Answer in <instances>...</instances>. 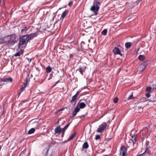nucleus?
I'll return each mask as SVG.
<instances>
[{
    "instance_id": "09e8293b",
    "label": "nucleus",
    "mask_w": 156,
    "mask_h": 156,
    "mask_svg": "<svg viewBox=\"0 0 156 156\" xmlns=\"http://www.w3.org/2000/svg\"><path fill=\"white\" fill-rule=\"evenodd\" d=\"M54 19V18L53 17V18H52V20H53Z\"/></svg>"
},
{
    "instance_id": "f8f14e48",
    "label": "nucleus",
    "mask_w": 156,
    "mask_h": 156,
    "mask_svg": "<svg viewBox=\"0 0 156 156\" xmlns=\"http://www.w3.org/2000/svg\"><path fill=\"white\" fill-rule=\"evenodd\" d=\"M113 51L115 54H119L121 55V52L120 51L118 48H115L113 49Z\"/></svg>"
},
{
    "instance_id": "4c0bfd02",
    "label": "nucleus",
    "mask_w": 156,
    "mask_h": 156,
    "mask_svg": "<svg viewBox=\"0 0 156 156\" xmlns=\"http://www.w3.org/2000/svg\"><path fill=\"white\" fill-rule=\"evenodd\" d=\"M73 5V2H72L71 1L69 2L68 4V5L69 6H71Z\"/></svg>"
},
{
    "instance_id": "a211bd4d",
    "label": "nucleus",
    "mask_w": 156,
    "mask_h": 156,
    "mask_svg": "<svg viewBox=\"0 0 156 156\" xmlns=\"http://www.w3.org/2000/svg\"><path fill=\"white\" fill-rule=\"evenodd\" d=\"M85 68H84L83 67H80L78 69H77V71H79L80 73L82 75H83V72L85 71Z\"/></svg>"
},
{
    "instance_id": "cd10ccee",
    "label": "nucleus",
    "mask_w": 156,
    "mask_h": 156,
    "mask_svg": "<svg viewBox=\"0 0 156 156\" xmlns=\"http://www.w3.org/2000/svg\"><path fill=\"white\" fill-rule=\"evenodd\" d=\"M152 89V87H147L146 89V92H149Z\"/></svg>"
},
{
    "instance_id": "6ab92c4d",
    "label": "nucleus",
    "mask_w": 156,
    "mask_h": 156,
    "mask_svg": "<svg viewBox=\"0 0 156 156\" xmlns=\"http://www.w3.org/2000/svg\"><path fill=\"white\" fill-rule=\"evenodd\" d=\"M89 147V145L87 142H85L83 144L82 147L83 149H87Z\"/></svg>"
},
{
    "instance_id": "1a4fd4ad",
    "label": "nucleus",
    "mask_w": 156,
    "mask_h": 156,
    "mask_svg": "<svg viewBox=\"0 0 156 156\" xmlns=\"http://www.w3.org/2000/svg\"><path fill=\"white\" fill-rule=\"evenodd\" d=\"M148 64L147 62H144L140 66V71H143L146 68Z\"/></svg>"
},
{
    "instance_id": "a18cd8bd",
    "label": "nucleus",
    "mask_w": 156,
    "mask_h": 156,
    "mask_svg": "<svg viewBox=\"0 0 156 156\" xmlns=\"http://www.w3.org/2000/svg\"><path fill=\"white\" fill-rule=\"evenodd\" d=\"M111 139V138L108 139L107 140V141H109Z\"/></svg>"
},
{
    "instance_id": "9b49d317",
    "label": "nucleus",
    "mask_w": 156,
    "mask_h": 156,
    "mask_svg": "<svg viewBox=\"0 0 156 156\" xmlns=\"http://www.w3.org/2000/svg\"><path fill=\"white\" fill-rule=\"evenodd\" d=\"M55 134H59L61 132V129L60 126L57 127L55 129Z\"/></svg>"
},
{
    "instance_id": "f257e3e1",
    "label": "nucleus",
    "mask_w": 156,
    "mask_h": 156,
    "mask_svg": "<svg viewBox=\"0 0 156 156\" xmlns=\"http://www.w3.org/2000/svg\"><path fill=\"white\" fill-rule=\"evenodd\" d=\"M100 1V0H94L93 5L90 9L91 11L94 12L95 15L98 14V12L100 9V5L101 4Z\"/></svg>"
},
{
    "instance_id": "de8ad7c7",
    "label": "nucleus",
    "mask_w": 156,
    "mask_h": 156,
    "mask_svg": "<svg viewBox=\"0 0 156 156\" xmlns=\"http://www.w3.org/2000/svg\"><path fill=\"white\" fill-rule=\"evenodd\" d=\"M155 89H156V85H155Z\"/></svg>"
},
{
    "instance_id": "ea45409f",
    "label": "nucleus",
    "mask_w": 156,
    "mask_h": 156,
    "mask_svg": "<svg viewBox=\"0 0 156 156\" xmlns=\"http://www.w3.org/2000/svg\"><path fill=\"white\" fill-rule=\"evenodd\" d=\"M142 134L143 136L145 135H146V133L145 132H143L142 133Z\"/></svg>"
},
{
    "instance_id": "39448f33",
    "label": "nucleus",
    "mask_w": 156,
    "mask_h": 156,
    "mask_svg": "<svg viewBox=\"0 0 156 156\" xmlns=\"http://www.w3.org/2000/svg\"><path fill=\"white\" fill-rule=\"evenodd\" d=\"M13 81V79L12 77L0 78V82H2L12 83Z\"/></svg>"
},
{
    "instance_id": "79ce46f5",
    "label": "nucleus",
    "mask_w": 156,
    "mask_h": 156,
    "mask_svg": "<svg viewBox=\"0 0 156 156\" xmlns=\"http://www.w3.org/2000/svg\"><path fill=\"white\" fill-rule=\"evenodd\" d=\"M59 81V80H58V81H57L56 83H55V85L57 83H58Z\"/></svg>"
},
{
    "instance_id": "393cba45",
    "label": "nucleus",
    "mask_w": 156,
    "mask_h": 156,
    "mask_svg": "<svg viewBox=\"0 0 156 156\" xmlns=\"http://www.w3.org/2000/svg\"><path fill=\"white\" fill-rule=\"evenodd\" d=\"M131 43L129 42L126 43L125 44V46L127 48H129L131 46Z\"/></svg>"
},
{
    "instance_id": "ddd939ff",
    "label": "nucleus",
    "mask_w": 156,
    "mask_h": 156,
    "mask_svg": "<svg viewBox=\"0 0 156 156\" xmlns=\"http://www.w3.org/2000/svg\"><path fill=\"white\" fill-rule=\"evenodd\" d=\"M79 93V91H77L76 94L72 97V100L71 101V103H73L75 101Z\"/></svg>"
},
{
    "instance_id": "473e14b6",
    "label": "nucleus",
    "mask_w": 156,
    "mask_h": 156,
    "mask_svg": "<svg viewBox=\"0 0 156 156\" xmlns=\"http://www.w3.org/2000/svg\"><path fill=\"white\" fill-rule=\"evenodd\" d=\"M84 101H85V104H88L89 103L90 101H89V100H87V99H84L83 100Z\"/></svg>"
},
{
    "instance_id": "6e6552de",
    "label": "nucleus",
    "mask_w": 156,
    "mask_h": 156,
    "mask_svg": "<svg viewBox=\"0 0 156 156\" xmlns=\"http://www.w3.org/2000/svg\"><path fill=\"white\" fill-rule=\"evenodd\" d=\"M29 27L24 26L22 27L21 30V32L23 34H26L27 33V31L29 30Z\"/></svg>"
},
{
    "instance_id": "e433bc0d",
    "label": "nucleus",
    "mask_w": 156,
    "mask_h": 156,
    "mask_svg": "<svg viewBox=\"0 0 156 156\" xmlns=\"http://www.w3.org/2000/svg\"><path fill=\"white\" fill-rule=\"evenodd\" d=\"M66 130V129H65V128L64 127V128H63L62 129H61V132L62 133H65V132Z\"/></svg>"
},
{
    "instance_id": "8fccbe9b",
    "label": "nucleus",
    "mask_w": 156,
    "mask_h": 156,
    "mask_svg": "<svg viewBox=\"0 0 156 156\" xmlns=\"http://www.w3.org/2000/svg\"><path fill=\"white\" fill-rule=\"evenodd\" d=\"M154 156H156V155H155Z\"/></svg>"
},
{
    "instance_id": "0eeeda50",
    "label": "nucleus",
    "mask_w": 156,
    "mask_h": 156,
    "mask_svg": "<svg viewBox=\"0 0 156 156\" xmlns=\"http://www.w3.org/2000/svg\"><path fill=\"white\" fill-rule=\"evenodd\" d=\"M50 148V146H49L45 151V150H43L42 152V154L44 156H52V153L50 154H49L48 153V151Z\"/></svg>"
},
{
    "instance_id": "c85d7f7f",
    "label": "nucleus",
    "mask_w": 156,
    "mask_h": 156,
    "mask_svg": "<svg viewBox=\"0 0 156 156\" xmlns=\"http://www.w3.org/2000/svg\"><path fill=\"white\" fill-rule=\"evenodd\" d=\"M133 144V141L131 139H129V141L127 142V144L128 145H130L132 144Z\"/></svg>"
},
{
    "instance_id": "bb28decb",
    "label": "nucleus",
    "mask_w": 156,
    "mask_h": 156,
    "mask_svg": "<svg viewBox=\"0 0 156 156\" xmlns=\"http://www.w3.org/2000/svg\"><path fill=\"white\" fill-rule=\"evenodd\" d=\"M22 54V52H18L15 54L14 56L15 57L19 56Z\"/></svg>"
},
{
    "instance_id": "49530a36",
    "label": "nucleus",
    "mask_w": 156,
    "mask_h": 156,
    "mask_svg": "<svg viewBox=\"0 0 156 156\" xmlns=\"http://www.w3.org/2000/svg\"><path fill=\"white\" fill-rule=\"evenodd\" d=\"M85 116L84 115H82V117H84Z\"/></svg>"
},
{
    "instance_id": "f03ea898",
    "label": "nucleus",
    "mask_w": 156,
    "mask_h": 156,
    "mask_svg": "<svg viewBox=\"0 0 156 156\" xmlns=\"http://www.w3.org/2000/svg\"><path fill=\"white\" fill-rule=\"evenodd\" d=\"M30 40L27 34L22 36L20 37L18 46L20 47L22 45L25 44Z\"/></svg>"
},
{
    "instance_id": "423d86ee",
    "label": "nucleus",
    "mask_w": 156,
    "mask_h": 156,
    "mask_svg": "<svg viewBox=\"0 0 156 156\" xmlns=\"http://www.w3.org/2000/svg\"><path fill=\"white\" fill-rule=\"evenodd\" d=\"M39 34L38 32L37 31H36V32L29 34H27V35L28 36V37L29 38L30 40H31L33 39L34 37H35Z\"/></svg>"
},
{
    "instance_id": "f704fd0d",
    "label": "nucleus",
    "mask_w": 156,
    "mask_h": 156,
    "mask_svg": "<svg viewBox=\"0 0 156 156\" xmlns=\"http://www.w3.org/2000/svg\"><path fill=\"white\" fill-rule=\"evenodd\" d=\"M70 124V122L67 125H66V126H65L64 127L65 129H66L68 128V127L69 126Z\"/></svg>"
},
{
    "instance_id": "dca6fc26",
    "label": "nucleus",
    "mask_w": 156,
    "mask_h": 156,
    "mask_svg": "<svg viewBox=\"0 0 156 156\" xmlns=\"http://www.w3.org/2000/svg\"><path fill=\"white\" fill-rule=\"evenodd\" d=\"M137 136L136 134H134L132 136V139H131L133 141V144L134 145V144H135L136 142V138Z\"/></svg>"
},
{
    "instance_id": "a19ab883",
    "label": "nucleus",
    "mask_w": 156,
    "mask_h": 156,
    "mask_svg": "<svg viewBox=\"0 0 156 156\" xmlns=\"http://www.w3.org/2000/svg\"><path fill=\"white\" fill-rule=\"evenodd\" d=\"M73 56V55L72 54L70 55L69 57L70 58H72Z\"/></svg>"
},
{
    "instance_id": "2f4dec72",
    "label": "nucleus",
    "mask_w": 156,
    "mask_h": 156,
    "mask_svg": "<svg viewBox=\"0 0 156 156\" xmlns=\"http://www.w3.org/2000/svg\"><path fill=\"white\" fill-rule=\"evenodd\" d=\"M100 136L99 135H97L95 137V139L96 140H98L100 139Z\"/></svg>"
},
{
    "instance_id": "aec40b11",
    "label": "nucleus",
    "mask_w": 156,
    "mask_h": 156,
    "mask_svg": "<svg viewBox=\"0 0 156 156\" xmlns=\"http://www.w3.org/2000/svg\"><path fill=\"white\" fill-rule=\"evenodd\" d=\"M138 58L140 61H143L144 60L145 57L144 55H140L139 56Z\"/></svg>"
},
{
    "instance_id": "4be33fe9",
    "label": "nucleus",
    "mask_w": 156,
    "mask_h": 156,
    "mask_svg": "<svg viewBox=\"0 0 156 156\" xmlns=\"http://www.w3.org/2000/svg\"><path fill=\"white\" fill-rule=\"evenodd\" d=\"M52 70L51 67L49 66H48L46 68V72L49 73L51 72Z\"/></svg>"
},
{
    "instance_id": "f3484780",
    "label": "nucleus",
    "mask_w": 156,
    "mask_h": 156,
    "mask_svg": "<svg viewBox=\"0 0 156 156\" xmlns=\"http://www.w3.org/2000/svg\"><path fill=\"white\" fill-rule=\"evenodd\" d=\"M39 122H37H37H34L32 124L33 126L34 127V129H35V128H36V129L37 128V127L39 126Z\"/></svg>"
},
{
    "instance_id": "72a5a7b5",
    "label": "nucleus",
    "mask_w": 156,
    "mask_h": 156,
    "mask_svg": "<svg viewBox=\"0 0 156 156\" xmlns=\"http://www.w3.org/2000/svg\"><path fill=\"white\" fill-rule=\"evenodd\" d=\"M133 94H132L127 99V100H129L133 99Z\"/></svg>"
},
{
    "instance_id": "20e7f679",
    "label": "nucleus",
    "mask_w": 156,
    "mask_h": 156,
    "mask_svg": "<svg viewBox=\"0 0 156 156\" xmlns=\"http://www.w3.org/2000/svg\"><path fill=\"white\" fill-rule=\"evenodd\" d=\"M107 124L105 122H103L101 125H100L97 130L98 132H101L103 131L106 128Z\"/></svg>"
},
{
    "instance_id": "412c9836",
    "label": "nucleus",
    "mask_w": 156,
    "mask_h": 156,
    "mask_svg": "<svg viewBox=\"0 0 156 156\" xmlns=\"http://www.w3.org/2000/svg\"><path fill=\"white\" fill-rule=\"evenodd\" d=\"M26 87H26V85H24V86L23 85V86H22V87H21V88L20 89V93L19 94L18 96L20 95V94H21V93L22 92H23V91L24 90H25V88H26Z\"/></svg>"
},
{
    "instance_id": "58836bf2",
    "label": "nucleus",
    "mask_w": 156,
    "mask_h": 156,
    "mask_svg": "<svg viewBox=\"0 0 156 156\" xmlns=\"http://www.w3.org/2000/svg\"><path fill=\"white\" fill-rule=\"evenodd\" d=\"M52 76H53L52 73H51L50 74V75L49 76V78L48 80H50V79H51L52 78Z\"/></svg>"
},
{
    "instance_id": "c756f323",
    "label": "nucleus",
    "mask_w": 156,
    "mask_h": 156,
    "mask_svg": "<svg viewBox=\"0 0 156 156\" xmlns=\"http://www.w3.org/2000/svg\"><path fill=\"white\" fill-rule=\"evenodd\" d=\"M28 82L27 79H26L24 81V83H23V85L24 86V85H26V87H27V85H28Z\"/></svg>"
},
{
    "instance_id": "37998d69",
    "label": "nucleus",
    "mask_w": 156,
    "mask_h": 156,
    "mask_svg": "<svg viewBox=\"0 0 156 156\" xmlns=\"http://www.w3.org/2000/svg\"><path fill=\"white\" fill-rule=\"evenodd\" d=\"M144 131H145V130H146V129L147 130V129H147V128H144Z\"/></svg>"
},
{
    "instance_id": "a878e982",
    "label": "nucleus",
    "mask_w": 156,
    "mask_h": 156,
    "mask_svg": "<svg viewBox=\"0 0 156 156\" xmlns=\"http://www.w3.org/2000/svg\"><path fill=\"white\" fill-rule=\"evenodd\" d=\"M107 32V30L106 29H104L103 31H102L101 32V34L103 35H106Z\"/></svg>"
},
{
    "instance_id": "9d476101",
    "label": "nucleus",
    "mask_w": 156,
    "mask_h": 156,
    "mask_svg": "<svg viewBox=\"0 0 156 156\" xmlns=\"http://www.w3.org/2000/svg\"><path fill=\"white\" fill-rule=\"evenodd\" d=\"M80 110V108H79L78 105H77L73 112V115L72 118H73L76 116L77 113L79 112Z\"/></svg>"
},
{
    "instance_id": "b1692460",
    "label": "nucleus",
    "mask_w": 156,
    "mask_h": 156,
    "mask_svg": "<svg viewBox=\"0 0 156 156\" xmlns=\"http://www.w3.org/2000/svg\"><path fill=\"white\" fill-rule=\"evenodd\" d=\"M35 129L34 128H31L28 131L27 134H32L35 132Z\"/></svg>"
},
{
    "instance_id": "7ed1b4c3",
    "label": "nucleus",
    "mask_w": 156,
    "mask_h": 156,
    "mask_svg": "<svg viewBox=\"0 0 156 156\" xmlns=\"http://www.w3.org/2000/svg\"><path fill=\"white\" fill-rule=\"evenodd\" d=\"M127 150L126 148L124 145L122 146L120 153L116 156H127Z\"/></svg>"
},
{
    "instance_id": "4468645a",
    "label": "nucleus",
    "mask_w": 156,
    "mask_h": 156,
    "mask_svg": "<svg viewBox=\"0 0 156 156\" xmlns=\"http://www.w3.org/2000/svg\"><path fill=\"white\" fill-rule=\"evenodd\" d=\"M77 105H78L80 109V108L82 109L84 108L86 106L85 103L84 102H79Z\"/></svg>"
},
{
    "instance_id": "c03bdc74",
    "label": "nucleus",
    "mask_w": 156,
    "mask_h": 156,
    "mask_svg": "<svg viewBox=\"0 0 156 156\" xmlns=\"http://www.w3.org/2000/svg\"><path fill=\"white\" fill-rule=\"evenodd\" d=\"M64 133H62V137H63L64 135Z\"/></svg>"
},
{
    "instance_id": "5701e85b",
    "label": "nucleus",
    "mask_w": 156,
    "mask_h": 156,
    "mask_svg": "<svg viewBox=\"0 0 156 156\" xmlns=\"http://www.w3.org/2000/svg\"><path fill=\"white\" fill-rule=\"evenodd\" d=\"M68 12L67 10H66L64 11L61 16V18H62L63 19L65 18L66 15L68 14Z\"/></svg>"
},
{
    "instance_id": "2eb2a0df",
    "label": "nucleus",
    "mask_w": 156,
    "mask_h": 156,
    "mask_svg": "<svg viewBox=\"0 0 156 156\" xmlns=\"http://www.w3.org/2000/svg\"><path fill=\"white\" fill-rule=\"evenodd\" d=\"M77 135V133L76 132H75L73 133V134H72L68 138L67 141H69L71 140H72Z\"/></svg>"
},
{
    "instance_id": "7c9ffc66",
    "label": "nucleus",
    "mask_w": 156,
    "mask_h": 156,
    "mask_svg": "<svg viewBox=\"0 0 156 156\" xmlns=\"http://www.w3.org/2000/svg\"><path fill=\"white\" fill-rule=\"evenodd\" d=\"M118 99L117 98H115L113 100L114 102L115 103H116L118 102Z\"/></svg>"
},
{
    "instance_id": "c9c22d12",
    "label": "nucleus",
    "mask_w": 156,
    "mask_h": 156,
    "mask_svg": "<svg viewBox=\"0 0 156 156\" xmlns=\"http://www.w3.org/2000/svg\"><path fill=\"white\" fill-rule=\"evenodd\" d=\"M146 96L147 98H149L150 97V95L149 92L146 94Z\"/></svg>"
}]
</instances>
